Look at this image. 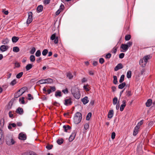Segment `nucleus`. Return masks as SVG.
Segmentation results:
<instances>
[{"mask_svg":"<svg viewBox=\"0 0 155 155\" xmlns=\"http://www.w3.org/2000/svg\"><path fill=\"white\" fill-rule=\"evenodd\" d=\"M72 94L74 97L77 99H79L81 97V94L78 89L76 87H73L71 90Z\"/></svg>","mask_w":155,"mask_h":155,"instance_id":"1","label":"nucleus"},{"mask_svg":"<svg viewBox=\"0 0 155 155\" xmlns=\"http://www.w3.org/2000/svg\"><path fill=\"white\" fill-rule=\"evenodd\" d=\"M82 119V114L79 112H78L76 113L74 118V122L75 124H79Z\"/></svg>","mask_w":155,"mask_h":155,"instance_id":"2","label":"nucleus"},{"mask_svg":"<svg viewBox=\"0 0 155 155\" xmlns=\"http://www.w3.org/2000/svg\"><path fill=\"white\" fill-rule=\"evenodd\" d=\"M6 142L8 145L14 144L15 142L12 137H7L6 138Z\"/></svg>","mask_w":155,"mask_h":155,"instance_id":"3","label":"nucleus"},{"mask_svg":"<svg viewBox=\"0 0 155 155\" xmlns=\"http://www.w3.org/2000/svg\"><path fill=\"white\" fill-rule=\"evenodd\" d=\"M41 84L46 83H51L53 82V80L51 78L45 79H41L38 81Z\"/></svg>","mask_w":155,"mask_h":155,"instance_id":"4","label":"nucleus"},{"mask_svg":"<svg viewBox=\"0 0 155 155\" xmlns=\"http://www.w3.org/2000/svg\"><path fill=\"white\" fill-rule=\"evenodd\" d=\"M28 17L26 21V23L28 25L30 24L32 21V13L29 12L28 13Z\"/></svg>","mask_w":155,"mask_h":155,"instance_id":"5","label":"nucleus"},{"mask_svg":"<svg viewBox=\"0 0 155 155\" xmlns=\"http://www.w3.org/2000/svg\"><path fill=\"white\" fill-rule=\"evenodd\" d=\"M72 103V99L71 98H69L68 99H66L64 100V104L67 106L71 105Z\"/></svg>","mask_w":155,"mask_h":155,"instance_id":"6","label":"nucleus"},{"mask_svg":"<svg viewBox=\"0 0 155 155\" xmlns=\"http://www.w3.org/2000/svg\"><path fill=\"white\" fill-rule=\"evenodd\" d=\"M19 139L22 140H25L27 138V136L25 134L22 133H20L19 134Z\"/></svg>","mask_w":155,"mask_h":155,"instance_id":"7","label":"nucleus"},{"mask_svg":"<svg viewBox=\"0 0 155 155\" xmlns=\"http://www.w3.org/2000/svg\"><path fill=\"white\" fill-rule=\"evenodd\" d=\"M76 134V133L75 131H74L72 132L69 138V140L71 142L74 139Z\"/></svg>","mask_w":155,"mask_h":155,"instance_id":"8","label":"nucleus"},{"mask_svg":"<svg viewBox=\"0 0 155 155\" xmlns=\"http://www.w3.org/2000/svg\"><path fill=\"white\" fill-rule=\"evenodd\" d=\"M9 48V47L8 46L3 45L1 46L0 50L2 52H4L7 50Z\"/></svg>","mask_w":155,"mask_h":155,"instance_id":"9","label":"nucleus"},{"mask_svg":"<svg viewBox=\"0 0 155 155\" xmlns=\"http://www.w3.org/2000/svg\"><path fill=\"white\" fill-rule=\"evenodd\" d=\"M120 48H121L124 51H121L125 52L129 48L128 47V46L126 44H122L120 46Z\"/></svg>","mask_w":155,"mask_h":155,"instance_id":"10","label":"nucleus"},{"mask_svg":"<svg viewBox=\"0 0 155 155\" xmlns=\"http://www.w3.org/2000/svg\"><path fill=\"white\" fill-rule=\"evenodd\" d=\"M56 90V89L54 86H50V89H48L47 90L48 94H49L55 91Z\"/></svg>","mask_w":155,"mask_h":155,"instance_id":"11","label":"nucleus"},{"mask_svg":"<svg viewBox=\"0 0 155 155\" xmlns=\"http://www.w3.org/2000/svg\"><path fill=\"white\" fill-rule=\"evenodd\" d=\"M16 112L19 115H22L24 113L23 109L20 107H18L16 110Z\"/></svg>","mask_w":155,"mask_h":155,"instance_id":"12","label":"nucleus"},{"mask_svg":"<svg viewBox=\"0 0 155 155\" xmlns=\"http://www.w3.org/2000/svg\"><path fill=\"white\" fill-rule=\"evenodd\" d=\"M123 66L121 63H119L114 68V70L115 71H116L119 69L122 68Z\"/></svg>","mask_w":155,"mask_h":155,"instance_id":"13","label":"nucleus"},{"mask_svg":"<svg viewBox=\"0 0 155 155\" xmlns=\"http://www.w3.org/2000/svg\"><path fill=\"white\" fill-rule=\"evenodd\" d=\"M4 138V136L2 132V130H0V145L2 144Z\"/></svg>","mask_w":155,"mask_h":155,"instance_id":"14","label":"nucleus"},{"mask_svg":"<svg viewBox=\"0 0 155 155\" xmlns=\"http://www.w3.org/2000/svg\"><path fill=\"white\" fill-rule=\"evenodd\" d=\"M140 64L142 67H144L146 64V63L145 61H144L143 58L140 59L139 61Z\"/></svg>","mask_w":155,"mask_h":155,"instance_id":"15","label":"nucleus"},{"mask_svg":"<svg viewBox=\"0 0 155 155\" xmlns=\"http://www.w3.org/2000/svg\"><path fill=\"white\" fill-rule=\"evenodd\" d=\"M81 101L84 104H85L89 102V100L88 99V97L87 96L85 97L84 98L81 99Z\"/></svg>","mask_w":155,"mask_h":155,"instance_id":"16","label":"nucleus"},{"mask_svg":"<svg viewBox=\"0 0 155 155\" xmlns=\"http://www.w3.org/2000/svg\"><path fill=\"white\" fill-rule=\"evenodd\" d=\"M114 111L113 110H110L108 114V117L111 119L113 116Z\"/></svg>","mask_w":155,"mask_h":155,"instance_id":"17","label":"nucleus"},{"mask_svg":"<svg viewBox=\"0 0 155 155\" xmlns=\"http://www.w3.org/2000/svg\"><path fill=\"white\" fill-rule=\"evenodd\" d=\"M63 128L64 131L67 132L68 130H70L71 128V127L68 125H64L63 126Z\"/></svg>","mask_w":155,"mask_h":155,"instance_id":"18","label":"nucleus"},{"mask_svg":"<svg viewBox=\"0 0 155 155\" xmlns=\"http://www.w3.org/2000/svg\"><path fill=\"white\" fill-rule=\"evenodd\" d=\"M23 155H37V154L35 153L32 151H30L26 152L24 153Z\"/></svg>","mask_w":155,"mask_h":155,"instance_id":"19","label":"nucleus"},{"mask_svg":"<svg viewBox=\"0 0 155 155\" xmlns=\"http://www.w3.org/2000/svg\"><path fill=\"white\" fill-rule=\"evenodd\" d=\"M151 58V55H149L145 56L144 57H143V59L144 61H145L147 63L148 60L150 59Z\"/></svg>","mask_w":155,"mask_h":155,"instance_id":"20","label":"nucleus"},{"mask_svg":"<svg viewBox=\"0 0 155 155\" xmlns=\"http://www.w3.org/2000/svg\"><path fill=\"white\" fill-rule=\"evenodd\" d=\"M12 103L11 101L9 102L6 106V109L8 110L12 108Z\"/></svg>","mask_w":155,"mask_h":155,"instance_id":"21","label":"nucleus"},{"mask_svg":"<svg viewBox=\"0 0 155 155\" xmlns=\"http://www.w3.org/2000/svg\"><path fill=\"white\" fill-rule=\"evenodd\" d=\"M55 96L56 97H61L62 96L61 92L59 91H56L55 94Z\"/></svg>","mask_w":155,"mask_h":155,"instance_id":"22","label":"nucleus"},{"mask_svg":"<svg viewBox=\"0 0 155 155\" xmlns=\"http://www.w3.org/2000/svg\"><path fill=\"white\" fill-rule=\"evenodd\" d=\"M27 89L28 88L27 87H24L21 88L19 90V91L21 92V93L22 94H23L26 90H27Z\"/></svg>","mask_w":155,"mask_h":155,"instance_id":"23","label":"nucleus"},{"mask_svg":"<svg viewBox=\"0 0 155 155\" xmlns=\"http://www.w3.org/2000/svg\"><path fill=\"white\" fill-rule=\"evenodd\" d=\"M20 91H19V90L18 92L15 93L14 94V97L15 98H17L21 95L22 94L21 92Z\"/></svg>","mask_w":155,"mask_h":155,"instance_id":"24","label":"nucleus"},{"mask_svg":"<svg viewBox=\"0 0 155 155\" xmlns=\"http://www.w3.org/2000/svg\"><path fill=\"white\" fill-rule=\"evenodd\" d=\"M9 41V40L7 38H6L2 40V43L3 44L6 45L8 43Z\"/></svg>","mask_w":155,"mask_h":155,"instance_id":"25","label":"nucleus"},{"mask_svg":"<svg viewBox=\"0 0 155 155\" xmlns=\"http://www.w3.org/2000/svg\"><path fill=\"white\" fill-rule=\"evenodd\" d=\"M152 100L149 99L147 100V102H146V105L147 107H150L152 104Z\"/></svg>","mask_w":155,"mask_h":155,"instance_id":"26","label":"nucleus"},{"mask_svg":"<svg viewBox=\"0 0 155 155\" xmlns=\"http://www.w3.org/2000/svg\"><path fill=\"white\" fill-rule=\"evenodd\" d=\"M37 9L38 12H41L43 10V6L41 5L38 6Z\"/></svg>","mask_w":155,"mask_h":155,"instance_id":"27","label":"nucleus"},{"mask_svg":"<svg viewBox=\"0 0 155 155\" xmlns=\"http://www.w3.org/2000/svg\"><path fill=\"white\" fill-rule=\"evenodd\" d=\"M139 128L136 127L134 129L133 135L135 136L138 133Z\"/></svg>","mask_w":155,"mask_h":155,"instance_id":"28","label":"nucleus"},{"mask_svg":"<svg viewBox=\"0 0 155 155\" xmlns=\"http://www.w3.org/2000/svg\"><path fill=\"white\" fill-rule=\"evenodd\" d=\"M126 84V83L124 82L120 84L118 86V88L120 89H122L125 86Z\"/></svg>","mask_w":155,"mask_h":155,"instance_id":"29","label":"nucleus"},{"mask_svg":"<svg viewBox=\"0 0 155 155\" xmlns=\"http://www.w3.org/2000/svg\"><path fill=\"white\" fill-rule=\"evenodd\" d=\"M33 67V65L31 64H28L25 67V68L27 71L30 70Z\"/></svg>","mask_w":155,"mask_h":155,"instance_id":"30","label":"nucleus"},{"mask_svg":"<svg viewBox=\"0 0 155 155\" xmlns=\"http://www.w3.org/2000/svg\"><path fill=\"white\" fill-rule=\"evenodd\" d=\"M19 39V38L16 36H13L12 38V41L14 43L17 42Z\"/></svg>","mask_w":155,"mask_h":155,"instance_id":"31","label":"nucleus"},{"mask_svg":"<svg viewBox=\"0 0 155 155\" xmlns=\"http://www.w3.org/2000/svg\"><path fill=\"white\" fill-rule=\"evenodd\" d=\"M64 142V140L63 138L59 139L57 140V142L59 145H61Z\"/></svg>","mask_w":155,"mask_h":155,"instance_id":"32","label":"nucleus"},{"mask_svg":"<svg viewBox=\"0 0 155 155\" xmlns=\"http://www.w3.org/2000/svg\"><path fill=\"white\" fill-rule=\"evenodd\" d=\"M114 80L113 81V83L115 84H117V77L116 76H113Z\"/></svg>","mask_w":155,"mask_h":155,"instance_id":"33","label":"nucleus"},{"mask_svg":"<svg viewBox=\"0 0 155 155\" xmlns=\"http://www.w3.org/2000/svg\"><path fill=\"white\" fill-rule=\"evenodd\" d=\"M19 49L18 47H14L13 48V51L15 52H18L19 51Z\"/></svg>","mask_w":155,"mask_h":155,"instance_id":"34","label":"nucleus"},{"mask_svg":"<svg viewBox=\"0 0 155 155\" xmlns=\"http://www.w3.org/2000/svg\"><path fill=\"white\" fill-rule=\"evenodd\" d=\"M143 120H141L139 123H138L136 127L139 128H140V126L143 124Z\"/></svg>","mask_w":155,"mask_h":155,"instance_id":"35","label":"nucleus"},{"mask_svg":"<svg viewBox=\"0 0 155 155\" xmlns=\"http://www.w3.org/2000/svg\"><path fill=\"white\" fill-rule=\"evenodd\" d=\"M30 60L32 62L35 61V57L34 55H31L30 57Z\"/></svg>","mask_w":155,"mask_h":155,"instance_id":"36","label":"nucleus"},{"mask_svg":"<svg viewBox=\"0 0 155 155\" xmlns=\"http://www.w3.org/2000/svg\"><path fill=\"white\" fill-rule=\"evenodd\" d=\"M91 115H92L91 113V112L87 114L86 116V120H89L90 119V118L91 117Z\"/></svg>","mask_w":155,"mask_h":155,"instance_id":"37","label":"nucleus"},{"mask_svg":"<svg viewBox=\"0 0 155 155\" xmlns=\"http://www.w3.org/2000/svg\"><path fill=\"white\" fill-rule=\"evenodd\" d=\"M23 74V73L22 72H21L18 74L16 76V77L17 78L19 79L21 78Z\"/></svg>","mask_w":155,"mask_h":155,"instance_id":"38","label":"nucleus"},{"mask_svg":"<svg viewBox=\"0 0 155 155\" xmlns=\"http://www.w3.org/2000/svg\"><path fill=\"white\" fill-rule=\"evenodd\" d=\"M67 76L69 79H72L73 77V76L72 74L70 72L67 73Z\"/></svg>","mask_w":155,"mask_h":155,"instance_id":"39","label":"nucleus"},{"mask_svg":"<svg viewBox=\"0 0 155 155\" xmlns=\"http://www.w3.org/2000/svg\"><path fill=\"white\" fill-rule=\"evenodd\" d=\"M131 71H128L127 73V76L128 78H131Z\"/></svg>","mask_w":155,"mask_h":155,"instance_id":"40","label":"nucleus"},{"mask_svg":"<svg viewBox=\"0 0 155 155\" xmlns=\"http://www.w3.org/2000/svg\"><path fill=\"white\" fill-rule=\"evenodd\" d=\"M124 74L121 75L120 78L119 80V82L120 83H121L124 81Z\"/></svg>","mask_w":155,"mask_h":155,"instance_id":"41","label":"nucleus"},{"mask_svg":"<svg viewBox=\"0 0 155 155\" xmlns=\"http://www.w3.org/2000/svg\"><path fill=\"white\" fill-rule=\"evenodd\" d=\"M117 102V97H114L113 100V104L115 105L116 104Z\"/></svg>","mask_w":155,"mask_h":155,"instance_id":"42","label":"nucleus"},{"mask_svg":"<svg viewBox=\"0 0 155 155\" xmlns=\"http://www.w3.org/2000/svg\"><path fill=\"white\" fill-rule=\"evenodd\" d=\"M131 38V36L130 35H127L125 36V39L126 41H128L130 40Z\"/></svg>","mask_w":155,"mask_h":155,"instance_id":"43","label":"nucleus"},{"mask_svg":"<svg viewBox=\"0 0 155 155\" xmlns=\"http://www.w3.org/2000/svg\"><path fill=\"white\" fill-rule=\"evenodd\" d=\"M41 55V52L40 50H38L35 53V56L36 57H39Z\"/></svg>","mask_w":155,"mask_h":155,"instance_id":"44","label":"nucleus"},{"mask_svg":"<svg viewBox=\"0 0 155 155\" xmlns=\"http://www.w3.org/2000/svg\"><path fill=\"white\" fill-rule=\"evenodd\" d=\"M35 51H36L35 48V47H33L31 48V50L30 51V54H33L35 53Z\"/></svg>","mask_w":155,"mask_h":155,"instance_id":"45","label":"nucleus"},{"mask_svg":"<svg viewBox=\"0 0 155 155\" xmlns=\"http://www.w3.org/2000/svg\"><path fill=\"white\" fill-rule=\"evenodd\" d=\"M48 52V50L46 49H45L43 50L42 52V55L44 56L46 55Z\"/></svg>","mask_w":155,"mask_h":155,"instance_id":"46","label":"nucleus"},{"mask_svg":"<svg viewBox=\"0 0 155 155\" xmlns=\"http://www.w3.org/2000/svg\"><path fill=\"white\" fill-rule=\"evenodd\" d=\"M24 97H22L21 98H21H19V101L20 102H21V103L22 104H24L25 103V101L24 100Z\"/></svg>","mask_w":155,"mask_h":155,"instance_id":"47","label":"nucleus"},{"mask_svg":"<svg viewBox=\"0 0 155 155\" xmlns=\"http://www.w3.org/2000/svg\"><path fill=\"white\" fill-rule=\"evenodd\" d=\"M4 120L3 118H2L0 120V125L1 126H3L4 125Z\"/></svg>","mask_w":155,"mask_h":155,"instance_id":"48","label":"nucleus"},{"mask_svg":"<svg viewBox=\"0 0 155 155\" xmlns=\"http://www.w3.org/2000/svg\"><path fill=\"white\" fill-rule=\"evenodd\" d=\"M12 111H10L8 113L9 116L10 117V118H12V117H14V115L12 114Z\"/></svg>","mask_w":155,"mask_h":155,"instance_id":"49","label":"nucleus"},{"mask_svg":"<svg viewBox=\"0 0 155 155\" xmlns=\"http://www.w3.org/2000/svg\"><path fill=\"white\" fill-rule=\"evenodd\" d=\"M53 146L52 145L48 144L46 146V148L48 150H51Z\"/></svg>","mask_w":155,"mask_h":155,"instance_id":"50","label":"nucleus"},{"mask_svg":"<svg viewBox=\"0 0 155 155\" xmlns=\"http://www.w3.org/2000/svg\"><path fill=\"white\" fill-rule=\"evenodd\" d=\"M56 34L55 33L52 34L51 37V39L52 40H54L55 39V38H56Z\"/></svg>","mask_w":155,"mask_h":155,"instance_id":"51","label":"nucleus"},{"mask_svg":"<svg viewBox=\"0 0 155 155\" xmlns=\"http://www.w3.org/2000/svg\"><path fill=\"white\" fill-rule=\"evenodd\" d=\"M16 81L15 80H14L12 81L10 83V84L13 86L15 85L16 83Z\"/></svg>","mask_w":155,"mask_h":155,"instance_id":"52","label":"nucleus"},{"mask_svg":"<svg viewBox=\"0 0 155 155\" xmlns=\"http://www.w3.org/2000/svg\"><path fill=\"white\" fill-rule=\"evenodd\" d=\"M111 54L110 53H108L106 54L105 58L106 59H109L111 58Z\"/></svg>","mask_w":155,"mask_h":155,"instance_id":"53","label":"nucleus"},{"mask_svg":"<svg viewBox=\"0 0 155 155\" xmlns=\"http://www.w3.org/2000/svg\"><path fill=\"white\" fill-rule=\"evenodd\" d=\"M99 62L101 64H103L104 62V60L103 58H101L99 59Z\"/></svg>","mask_w":155,"mask_h":155,"instance_id":"54","label":"nucleus"},{"mask_svg":"<svg viewBox=\"0 0 155 155\" xmlns=\"http://www.w3.org/2000/svg\"><path fill=\"white\" fill-rule=\"evenodd\" d=\"M62 92L64 94H67L68 93V88H66L64 90H62Z\"/></svg>","mask_w":155,"mask_h":155,"instance_id":"55","label":"nucleus"},{"mask_svg":"<svg viewBox=\"0 0 155 155\" xmlns=\"http://www.w3.org/2000/svg\"><path fill=\"white\" fill-rule=\"evenodd\" d=\"M28 99L29 100H31V99H33V97L30 94H28Z\"/></svg>","mask_w":155,"mask_h":155,"instance_id":"56","label":"nucleus"},{"mask_svg":"<svg viewBox=\"0 0 155 155\" xmlns=\"http://www.w3.org/2000/svg\"><path fill=\"white\" fill-rule=\"evenodd\" d=\"M125 105H123L121 104L120 105V111H122L123 110L124 107H125Z\"/></svg>","mask_w":155,"mask_h":155,"instance_id":"57","label":"nucleus"},{"mask_svg":"<svg viewBox=\"0 0 155 155\" xmlns=\"http://www.w3.org/2000/svg\"><path fill=\"white\" fill-rule=\"evenodd\" d=\"M117 50V47H114L113 48L112 50V51L113 53H114V54H115Z\"/></svg>","mask_w":155,"mask_h":155,"instance_id":"58","label":"nucleus"},{"mask_svg":"<svg viewBox=\"0 0 155 155\" xmlns=\"http://www.w3.org/2000/svg\"><path fill=\"white\" fill-rule=\"evenodd\" d=\"M132 95L131 91H126V95L127 96H130Z\"/></svg>","mask_w":155,"mask_h":155,"instance_id":"59","label":"nucleus"},{"mask_svg":"<svg viewBox=\"0 0 155 155\" xmlns=\"http://www.w3.org/2000/svg\"><path fill=\"white\" fill-rule=\"evenodd\" d=\"M116 134L115 132H113L111 134V138L112 139L115 138Z\"/></svg>","mask_w":155,"mask_h":155,"instance_id":"60","label":"nucleus"},{"mask_svg":"<svg viewBox=\"0 0 155 155\" xmlns=\"http://www.w3.org/2000/svg\"><path fill=\"white\" fill-rule=\"evenodd\" d=\"M124 56V53H121L119 55V58H123Z\"/></svg>","mask_w":155,"mask_h":155,"instance_id":"61","label":"nucleus"},{"mask_svg":"<svg viewBox=\"0 0 155 155\" xmlns=\"http://www.w3.org/2000/svg\"><path fill=\"white\" fill-rule=\"evenodd\" d=\"M15 67H16V68H19L20 66V64L17 62H16L15 63Z\"/></svg>","mask_w":155,"mask_h":155,"instance_id":"62","label":"nucleus"},{"mask_svg":"<svg viewBox=\"0 0 155 155\" xmlns=\"http://www.w3.org/2000/svg\"><path fill=\"white\" fill-rule=\"evenodd\" d=\"M89 125L88 124H86L84 125V128L86 130L87 129L89 128Z\"/></svg>","mask_w":155,"mask_h":155,"instance_id":"63","label":"nucleus"},{"mask_svg":"<svg viewBox=\"0 0 155 155\" xmlns=\"http://www.w3.org/2000/svg\"><path fill=\"white\" fill-rule=\"evenodd\" d=\"M127 46H128V47L129 48V47H130L132 45V42L131 41H129L127 43V44H126Z\"/></svg>","mask_w":155,"mask_h":155,"instance_id":"64","label":"nucleus"}]
</instances>
